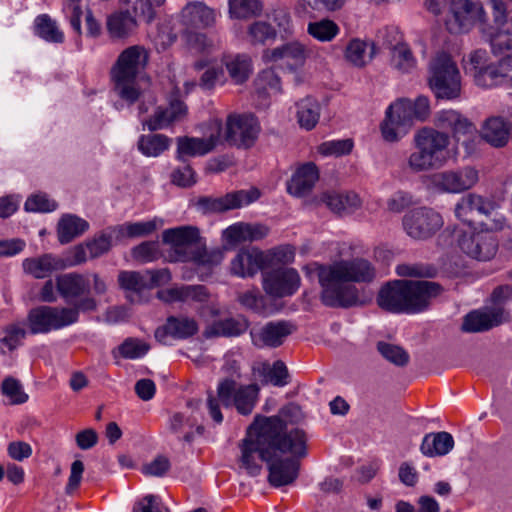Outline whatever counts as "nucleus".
Instances as JSON below:
<instances>
[{"mask_svg": "<svg viewBox=\"0 0 512 512\" xmlns=\"http://www.w3.org/2000/svg\"><path fill=\"white\" fill-rule=\"evenodd\" d=\"M157 295L160 300L166 303H204L209 299V293L203 285L173 286L159 291Z\"/></svg>", "mask_w": 512, "mask_h": 512, "instance_id": "27", "label": "nucleus"}, {"mask_svg": "<svg viewBox=\"0 0 512 512\" xmlns=\"http://www.w3.org/2000/svg\"><path fill=\"white\" fill-rule=\"evenodd\" d=\"M443 224L441 214L426 206L411 209L402 218V227L407 236L419 241L432 238Z\"/></svg>", "mask_w": 512, "mask_h": 512, "instance_id": "12", "label": "nucleus"}, {"mask_svg": "<svg viewBox=\"0 0 512 512\" xmlns=\"http://www.w3.org/2000/svg\"><path fill=\"white\" fill-rule=\"evenodd\" d=\"M118 282L120 287L126 291L140 292L148 289L144 271H121L118 275Z\"/></svg>", "mask_w": 512, "mask_h": 512, "instance_id": "55", "label": "nucleus"}, {"mask_svg": "<svg viewBox=\"0 0 512 512\" xmlns=\"http://www.w3.org/2000/svg\"><path fill=\"white\" fill-rule=\"evenodd\" d=\"M481 215L485 220L479 225L480 230H486L495 235L509 227V221L506 213L494 201L486 199Z\"/></svg>", "mask_w": 512, "mask_h": 512, "instance_id": "38", "label": "nucleus"}, {"mask_svg": "<svg viewBox=\"0 0 512 512\" xmlns=\"http://www.w3.org/2000/svg\"><path fill=\"white\" fill-rule=\"evenodd\" d=\"M221 62L235 84H243L252 73V61L246 54H225Z\"/></svg>", "mask_w": 512, "mask_h": 512, "instance_id": "37", "label": "nucleus"}, {"mask_svg": "<svg viewBox=\"0 0 512 512\" xmlns=\"http://www.w3.org/2000/svg\"><path fill=\"white\" fill-rule=\"evenodd\" d=\"M374 55V43L361 40L359 38L351 39L344 50L345 60L357 68L366 66L372 60Z\"/></svg>", "mask_w": 512, "mask_h": 512, "instance_id": "36", "label": "nucleus"}, {"mask_svg": "<svg viewBox=\"0 0 512 512\" xmlns=\"http://www.w3.org/2000/svg\"><path fill=\"white\" fill-rule=\"evenodd\" d=\"M26 335V331L20 324H10L4 329V336L0 339V352L2 354L16 349L22 342Z\"/></svg>", "mask_w": 512, "mask_h": 512, "instance_id": "54", "label": "nucleus"}, {"mask_svg": "<svg viewBox=\"0 0 512 512\" xmlns=\"http://www.w3.org/2000/svg\"><path fill=\"white\" fill-rule=\"evenodd\" d=\"M377 348L386 360L395 365L404 366L409 361L408 353L400 346L379 342Z\"/></svg>", "mask_w": 512, "mask_h": 512, "instance_id": "58", "label": "nucleus"}, {"mask_svg": "<svg viewBox=\"0 0 512 512\" xmlns=\"http://www.w3.org/2000/svg\"><path fill=\"white\" fill-rule=\"evenodd\" d=\"M1 393L8 398L10 405L24 404L29 399L21 382L12 376H7L3 379Z\"/></svg>", "mask_w": 512, "mask_h": 512, "instance_id": "51", "label": "nucleus"}, {"mask_svg": "<svg viewBox=\"0 0 512 512\" xmlns=\"http://www.w3.org/2000/svg\"><path fill=\"white\" fill-rule=\"evenodd\" d=\"M275 36V29L265 21H256L248 28V37L252 44H264Z\"/></svg>", "mask_w": 512, "mask_h": 512, "instance_id": "57", "label": "nucleus"}, {"mask_svg": "<svg viewBox=\"0 0 512 512\" xmlns=\"http://www.w3.org/2000/svg\"><path fill=\"white\" fill-rule=\"evenodd\" d=\"M187 113L185 104L179 99H171L166 108H158L154 115L143 122L150 131L167 128L171 124L181 121Z\"/></svg>", "mask_w": 512, "mask_h": 512, "instance_id": "30", "label": "nucleus"}, {"mask_svg": "<svg viewBox=\"0 0 512 512\" xmlns=\"http://www.w3.org/2000/svg\"><path fill=\"white\" fill-rule=\"evenodd\" d=\"M267 263L268 257L258 248H242L230 262V273L240 278L253 277Z\"/></svg>", "mask_w": 512, "mask_h": 512, "instance_id": "24", "label": "nucleus"}, {"mask_svg": "<svg viewBox=\"0 0 512 512\" xmlns=\"http://www.w3.org/2000/svg\"><path fill=\"white\" fill-rule=\"evenodd\" d=\"M454 447V440L448 432L429 433L424 436L420 450L428 457L443 456Z\"/></svg>", "mask_w": 512, "mask_h": 512, "instance_id": "39", "label": "nucleus"}, {"mask_svg": "<svg viewBox=\"0 0 512 512\" xmlns=\"http://www.w3.org/2000/svg\"><path fill=\"white\" fill-rule=\"evenodd\" d=\"M484 18L485 12L479 2L457 0L451 3L446 27L451 33H464L470 31L476 24L482 23Z\"/></svg>", "mask_w": 512, "mask_h": 512, "instance_id": "15", "label": "nucleus"}, {"mask_svg": "<svg viewBox=\"0 0 512 512\" xmlns=\"http://www.w3.org/2000/svg\"><path fill=\"white\" fill-rule=\"evenodd\" d=\"M118 350L124 358L136 359L144 356L148 352L149 346L144 342L129 338L119 346Z\"/></svg>", "mask_w": 512, "mask_h": 512, "instance_id": "61", "label": "nucleus"}, {"mask_svg": "<svg viewBox=\"0 0 512 512\" xmlns=\"http://www.w3.org/2000/svg\"><path fill=\"white\" fill-rule=\"evenodd\" d=\"M440 293L441 287L435 282L396 280L381 288L377 304L391 313H417L426 309L430 300Z\"/></svg>", "mask_w": 512, "mask_h": 512, "instance_id": "3", "label": "nucleus"}, {"mask_svg": "<svg viewBox=\"0 0 512 512\" xmlns=\"http://www.w3.org/2000/svg\"><path fill=\"white\" fill-rule=\"evenodd\" d=\"M434 189L442 193H461L469 190L479 181V173L473 167L459 170H446L435 173L430 178Z\"/></svg>", "mask_w": 512, "mask_h": 512, "instance_id": "16", "label": "nucleus"}, {"mask_svg": "<svg viewBox=\"0 0 512 512\" xmlns=\"http://www.w3.org/2000/svg\"><path fill=\"white\" fill-rule=\"evenodd\" d=\"M256 373L263 378L264 383H271L277 387H283L288 384V370L286 365L278 360L270 365L263 362L255 369Z\"/></svg>", "mask_w": 512, "mask_h": 512, "instance_id": "43", "label": "nucleus"}, {"mask_svg": "<svg viewBox=\"0 0 512 512\" xmlns=\"http://www.w3.org/2000/svg\"><path fill=\"white\" fill-rule=\"evenodd\" d=\"M319 118L320 105L315 99L306 97L297 103V119L302 128L313 129Z\"/></svg>", "mask_w": 512, "mask_h": 512, "instance_id": "44", "label": "nucleus"}, {"mask_svg": "<svg viewBox=\"0 0 512 512\" xmlns=\"http://www.w3.org/2000/svg\"><path fill=\"white\" fill-rule=\"evenodd\" d=\"M489 42L496 59L491 73L492 87L512 83V20L503 30L491 32Z\"/></svg>", "mask_w": 512, "mask_h": 512, "instance_id": "9", "label": "nucleus"}, {"mask_svg": "<svg viewBox=\"0 0 512 512\" xmlns=\"http://www.w3.org/2000/svg\"><path fill=\"white\" fill-rule=\"evenodd\" d=\"M181 19L186 26L205 29L214 26L217 13L202 1H190L182 8Z\"/></svg>", "mask_w": 512, "mask_h": 512, "instance_id": "28", "label": "nucleus"}, {"mask_svg": "<svg viewBox=\"0 0 512 512\" xmlns=\"http://www.w3.org/2000/svg\"><path fill=\"white\" fill-rule=\"evenodd\" d=\"M57 208V203L44 193L30 196L25 202V210L28 212H51Z\"/></svg>", "mask_w": 512, "mask_h": 512, "instance_id": "59", "label": "nucleus"}, {"mask_svg": "<svg viewBox=\"0 0 512 512\" xmlns=\"http://www.w3.org/2000/svg\"><path fill=\"white\" fill-rule=\"evenodd\" d=\"M132 512H169V509L158 496L146 495L135 504Z\"/></svg>", "mask_w": 512, "mask_h": 512, "instance_id": "64", "label": "nucleus"}, {"mask_svg": "<svg viewBox=\"0 0 512 512\" xmlns=\"http://www.w3.org/2000/svg\"><path fill=\"white\" fill-rule=\"evenodd\" d=\"M88 228L89 224L86 220L76 215L66 214L61 217L57 225L58 240L61 244H67Z\"/></svg>", "mask_w": 512, "mask_h": 512, "instance_id": "41", "label": "nucleus"}, {"mask_svg": "<svg viewBox=\"0 0 512 512\" xmlns=\"http://www.w3.org/2000/svg\"><path fill=\"white\" fill-rule=\"evenodd\" d=\"M259 395V387L256 384L241 385L237 387L236 380L224 378L217 386V397L208 395L207 408L211 418L218 424L223 421L219 402L224 407H235L241 415L252 413Z\"/></svg>", "mask_w": 512, "mask_h": 512, "instance_id": "6", "label": "nucleus"}, {"mask_svg": "<svg viewBox=\"0 0 512 512\" xmlns=\"http://www.w3.org/2000/svg\"><path fill=\"white\" fill-rule=\"evenodd\" d=\"M249 324L245 318H227L215 321L204 332L205 337H236L246 332Z\"/></svg>", "mask_w": 512, "mask_h": 512, "instance_id": "40", "label": "nucleus"}, {"mask_svg": "<svg viewBox=\"0 0 512 512\" xmlns=\"http://www.w3.org/2000/svg\"><path fill=\"white\" fill-rule=\"evenodd\" d=\"M148 58V51L141 45L130 46L119 54L111 70V76L115 90L122 99L132 103L139 97L135 81L147 64Z\"/></svg>", "mask_w": 512, "mask_h": 512, "instance_id": "7", "label": "nucleus"}, {"mask_svg": "<svg viewBox=\"0 0 512 512\" xmlns=\"http://www.w3.org/2000/svg\"><path fill=\"white\" fill-rule=\"evenodd\" d=\"M163 225V220L154 218L143 222H128L120 226L119 231L122 236L129 238L143 237L152 234L157 228Z\"/></svg>", "mask_w": 512, "mask_h": 512, "instance_id": "50", "label": "nucleus"}, {"mask_svg": "<svg viewBox=\"0 0 512 512\" xmlns=\"http://www.w3.org/2000/svg\"><path fill=\"white\" fill-rule=\"evenodd\" d=\"M259 197V190L251 188L249 190H239L228 193L217 198L203 197L198 200V205L205 212H224L249 205Z\"/></svg>", "mask_w": 512, "mask_h": 512, "instance_id": "20", "label": "nucleus"}, {"mask_svg": "<svg viewBox=\"0 0 512 512\" xmlns=\"http://www.w3.org/2000/svg\"><path fill=\"white\" fill-rule=\"evenodd\" d=\"M223 241L229 246L248 242L246 222H237L227 227L222 232Z\"/></svg>", "mask_w": 512, "mask_h": 512, "instance_id": "60", "label": "nucleus"}, {"mask_svg": "<svg viewBox=\"0 0 512 512\" xmlns=\"http://www.w3.org/2000/svg\"><path fill=\"white\" fill-rule=\"evenodd\" d=\"M459 250L467 257L477 261H489L495 257L499 248L496 235L478 228L455 230Z\"/></svg>", "mask_w": 512, "mask_h": 512, "instance_id": "10", "label": "nucleus"}, {"mask_svg": "<svg viewBox=\"0 0 512 512\" xmlns=\"http://www.w3.org/2000/svg\"><path fill=\"white\" fill-rule=\"evenodd\" d=\"M509 319V311L502 306L486 307L468 313L463 320L462 330L479 333L499 326Z\"/></svg>", "mask_w": 512, "mask_h": 512, "instance_id": "19", "label": "nucleus"}, {"mask_svg": "<svg viewBox=\"0 0 512 512\" xmlns=\"http://www.w3.org/2000/svg\"><path fill=\"white\" fill-rule=\"evenodd\" d=\"M340 32L339 26L330 19L308 23L307 33L320 42L332 41Z\"/></svg>", "mask_w": 512, "mask_h": 512, "instance_id": "49", "label": "nucleus"}, {"mask_svg": "<svg viewBox=\"0 0 512 512\" xmlns=\"http://www.w3.org/2000/svg\"><path fill=\"white\" fill-rule=\"evenodd\" d=\"M162 239L172 250L169 255V260L172 262L188 261L201 241L199 230L194 226L167 229L163 232Z\"/></svg>", "mask_w": 512, "mask_h": 512, "instance_id": "14", "label": "nucleus"}, {"mask_svg": "<svg viewBox=\"0 0 512 512\" xmlns=\"http://www.w3.org/2000/svg\"><path fill=\"white\" fill-rule=\"evenodd\" d=\"M260 124L252 114H230L226 119L222 140L238 148H250L258 138Z\"/></svg>", "mask_w": 512, "mask_h": 512, "instance_id": "13", "label": "nucleus"}, {"mask_svg": "<svg viewBox=\"0 0 512 512\" xmlns=\"http://www.w3.org/2000/svg\"><path fill=\"white\" fill-rule=\"evenodd\" d=\"M22 268L24 273L36 279H43L63 268V262L52 254H43L39 257L25 258L22 261Z\"/></svg>", "mask_w": 512, "mask_h": 512, "instance_id": "34", "label": "nucleus"}, {"mask_svg": "<svg viewBox=\"0 0 512 512\" xmlns=\"http://www.w3.org/2000/svg\"><path fill=\"white\" fill-rule=\"evenodd\" d=\"M59 294L67 301L78 298L89 291L90 283L81 274L67 273L56 278Z\"/></svg>", "mask_w": 512, "mask_h": 512, "instance_id": "35", "label": "nucleus"}, {"mask_svg": "<svg viewBox=\"0 0 512 512\" xmlns=\"http://www.w3.org/2000/svg\"><path fill=\"white\" fill-rule=\"evenodd\" d=\"M256 91L260 95H273L281 91V82L278 75L272 69L261 71L255 80Z\"/></svg>", "mask_w": 512, "mask_h": 512, "instance_id": "53", "label": "nucleus"}, {"mask_svg": "<svg viewBox=\"0 0 512 512\" xmlns=\"http://www.w3.org/2000/svg\"><path fill=\"white\" fill-rule=\"evenodd\" d=\"M428 85L435 97L454 100L461 95V75L456 62L445 53H437L428 67Z\"/></svg>", "mask_w": 512, "mask_h": 512, "instance_id": "8", "label": "nucleus"}, {"mask_svg": "<svg viewBox=\"0 0 512 512\" xmlns=\"http://www.w3.org/2000/svg\"><path fill=\"white\" fill-rule=\"evenodd\" d=\"M229 14L233 18L247 19L262 10L260 0H228Z\"/></svg>", "mask_w": 512, "mask_h": 512, "instance_id": "52", "label": "nucleus"}, {"mask_svg": "<svg viewBox=\"0 0 512 512\" xmlns=\"http://www.w3.org/2000/svg\"><path fill=\"white\" fill-rule=\"evenodd\" d=\"M413 150L404 161V169L418 174L442 168L450 158V137L447 133L431 127L415 132Z\"/></svg>", "mask_w": 512, "mask_h": 512, "instance_id": "4", "label": "nucleus"}, {"mask_svg": "<svg viewBox=\"0 0 512 512\" xmlns=\"http://www.w3.org/2000/svg\"><path fill=\"white\" fill-rule=\"evenodd\" d=\"M198 323L194 318L186 316H170L166 323L155 331V338L162 344H167L169 337L186 339L198 332Z\"/></svg>", "mask_w": 512, "mask_h": 512, "instance_id": "26", "label": "nucleus"}, {"mask_svg": "<svg viewBox=\"0 0 512 512\" xmlns=\"http://www.w3.org/2000/svg\"><path fill=\"white\" fill-rule=\"evenodd\" d=\"M131 5L133 13L129 10L115 11L106 18V31L108 36L113 41H124L131 37L138 29L137 16H144L148 22L152 21L154 16L149 19L147 15L137 12L134 9V3H127Z\"/></svg>", "mask_w": 512, "mask_h": 512, "instance_id": "18", "label": "nucleus"}, {"mask_svg": "<svg viewBox=\"0 0 512 512\" xmlns=\"http://www.w3.org/2000/svg\"><path fill=\"white\" fill-rule=\"evenodd\" d=\"M170 142L162 134L142 135L138 140V149L147 157H157L169 148Z\"/></svg>", "mask_w": 512, "mask_h": 512, "instance_id": "46", "label": "nucleus"}, {"mask_svg": "<svg viewBox=\"0 0 512 512\" xmlns=\"http://www.w3.org/2000/svg\"><path fill=\"white\" fill-rule=\"evenodd\" d=\"M186 44L194 53H205L213 49V42L206 34L189 32L186 34Z\"/></svg>", "mask_w": 512, "mask_h": 512, "instance_id": "62", "label": "nucleus"}, {"mask_svg": "<svg viewBox=\"0 0 512 512\" xmlns=\"http://www.w3.org/2000/svg\"><path fill=\"white\" fill-rule=\"evenodd\" d=\"M241 467L250 475H258L260 461L268 464V481L274 487L289 485L298 476L296 458L307 455L305 433L288 429L279 417H256L240 444Z\"/></svg>", "mask_w": 512, "mask_h": 512, "instance_id": "1", "label": "nucleus"}, {"mask_svg": "<svg viewBox=\"0 0 512 512\" xmlns=\"http://www.w3.org/2000/svg\"><path fill=\"white\" fill-rule=\"evenodd\" d=\"M300 286V276L294 268L278 269L264 278L263 287L273 297H285L294 294Z\"/></svg>", "mask_w": 512, "mask_h": 512, "instance_id": "25", "label": "nucleus"}, {"mask_svg": "<svg viewBox=\"0 0 512 512\" xmlns=\"http://www.w3.org/2000/svg\"><path fill=\"white\" fill-rule=\"evenodd\" d=\"M391 66L402 74L411 73L416 69L417 61L407 44L399 43L393 47Z\"/></svg>", "mask_w": 512, "mask_h": 512, "instance_id": "45", "label": "nucleus"}, {"mask_svg": "<svg viewBox=\"0 0 512 512\" xmlns=\"http://www.w3.org/2000/svg\"><path fill=\"white\" fill-rule=\"evenodd\" d=\"M436 124L442 129L450 130L457 141L461 137H472L476 134L475 125L456 110H442L436 116Z\"/></svg>", "mask_w": 512, "mask_h": 512, "instance_id": "29", "label": "nucleus"}, {"mask_svg": "<svg viewBox=\"0 0 512 512\" xmlns=\"http://www.w3.org/2000/svg\"><path fill=\"white\" fill-rule=\"evenodd\" d=\"M510 124L503 117L492 116L482 125L481 137L493 147L505 146L510 138Z\"/></svg>", "mask_w": 512, "mask_h": 512, "instance_id": "33", "label": "nucleus"}, {"mask_svg": "<svg viewBox=\"0 0 512 512\" xmlns=\"http://www.w3.org/2000/svg\"><path fill=\"white\" fill-rule=\"evenodd\" d=\"M294 326L287 321H271L261 327L250 330L252 344L257 348H276L281 346L292 334Z\"/></svg>", "mask_w": 512, "mask_h": 512, "instance_id": "21", "label": "nucleus"}, {"mask_svg": "<svg viewBox=\"0 0 512 512\" xmlns=\"http://www.w3.org/2000/svg\"><path fill=\"white\" fill-rule=\"evenodd\" d=\"M222 141V123L218 119L210 122L208 138L181 137L177 140L178 158L203 156L211 152Z\"/></svg>", "mask_w": 512, "mask_h": 512, "instance_id": "17", "label": "nucleus"}, {"mask_svg": "<svg viewBox=\"0 0 512 512\" xmlns=\"http://www.w3.org/2000/svg\"><path fill=\"white\" fill-rule=\"evenodd\" d=\"M494 62L485 49H474L463 57L462 65L466 74L472 76L478 87L492 88L491 73Z\"/></svg>", "mask_w": 512, "mask_h": 512, "instance_id": "23", "label": "nucleus"}, {"mask_svg": "<svg viewBox=\"0 0 512 512\" xmlns=\"http://www.w3.org/2000/svg\"><path fill=\"white\" fill-rule=\"evenodd\" d=\"M36 33L48 42L62 43L64 34L59 29L57 22L47 14H41L35 19Z\"/></svg>", "mask_w": 512, "mask_h": 512, "instance_id": "47", "label": "nucleus"}, {"mask_svg": "<svg viewBox=\"0 0 512 512\" xmlns=\"http://www.w3.org/2000/svg\"><path fill=\"white\" fill-rule=\"evenodd\" d=\"M486 198L470 193L461 197L455 205L454 213L458 220L471 224L474 212L481 215Z\"/></svg>", "mask_w": 512, "mask_h": 512, "instance_id": "42", "label": "nucleus"}, {"mask_svg": "<svg viewBox=\"0 0 512 512\" xmlns=\"http://www.w3.org/2000/svg\"><path fill=\"white\" fill-rule=\"evenodd\" d=\"M134 259L142 262H152L158 258L159 250L156 242H143L132 250Z\"/></svg>", "mask_w": 512, "mask_h": 512, "instance_id": "63", "label": "nucleus"}, {"mask_svg": "<svg viewBox=\"0 0 512 512\" xmlns=\"http://www.w3.org/2000/svg\"><path fill=\"white\" fill-rule=\"evenodd\" d=\"M352 149L353 141L351 139L325 141L317 147L318 153L325 157H341L348 155Z\"/></svg>", "mask_w": 512, "mask_h": 512, "instance_id": "56", "label": "nucleus"}, {"mask_svg": "<svg viewBox=\"0 0 512 512\" xmlns=\"http://www.w3.org/2000/svg\"><path fill=\"white\" fill-rule=\"evenodd\" d=\"M308 55L309 51L304 44L299 41H291L265 51L264 58L277 63L282 68L295 71L304 66Z\"/></svg>", "mask_w": 512, "mask_h": 512, "instance_id": "22", "label": "nucleus"}, {"mask_svg": "<svg viewBox=\"0 0 512 512\" xmlns=\"http://www.w3.org/2000/svg\"><path fill=\"white\" fill-rule=\"evenodd\" d=\"M331 211L337 214L353 213L361 207V199L352 191H327L320 198Z\"/></svg>", "mask_w": 512, "mask_h": 512, "instance_id": "32", "label": "nucleus"}, {"mask_svg": "<svg viewBox=\"0 0 512 512\" xmlns=\"http://www.w3.org/2000/svg\"><path fill=\"white\" fill-rule=\"evenodd\" d=\"M192 257L188 261L194 262L198 266L212 268L219 265L224 259V249L214 248L206 249L205 244L200 241L193 251Z\"/></svg>", "mask_w": 512, "mask_h": 512, "instance_id": "48", "label": "nucleus"}, {"mask_svg": "<svg viewBox=\"0 0 512 512\" xmlns=\"http://www.w3.org/2000/svg\"><path fill=\"white\" fill-rule=\"evenodd\" d=\"M76 322V311L67 307L39 306L31 309L27 316L28 327L32 334L49 333Z\"/></svg>", "mask_w": 512, "mask_h": 512, "instance_id": "11", "label": "nucleus"}, {"mask_svg": "<svg viewBox=\"0 0 512 512\" xmlns=\"http://www.w3.org/2000/svg\"><path fill=\"white\" fill-rule=\"evenodd\" d=\"M303 272L310 280L317 278L321 302L333 308L363 304L353 283H368L376 276L374 266L364 258L342 259L330 264L311 262L303 267Z\"/></svg>", "mask_w": 512, "mask_h": 512, "instance_id": "2", "label": "nucleus"}, {"mask_svg": "<svg viewBox=\"0 0 512 512\" xmlns=\"http://www.w3.org/2000/svg\"><path fill=\"white\" fill-rule=\"evenodd\" d=\"M319 178L316 165L308 162L300 166L287 184L288 192L295 197L308 194Z\"/></svg>", "mask_w": 512, "mask_h": 512, "instance_id": "31", "label": "nucleus"}, {"mask_svg": "<svg viewBox=\"0 0 512 512\" xmlns=\"http://www.w3.org/2000/svg\"><path fill=\"white\" fill-rule=\"evenodd\" d=\"M429 114L430 103L425 96L417 97L414 102L407 99L398 100L386 110L380 126L382 137L387 142H398L408 133L414 118L424 121Z\"/></svg>", "mask_w": 512, "mask_h": 512, "instance_id": "5", "label": "nucleus"}]
</instances>
